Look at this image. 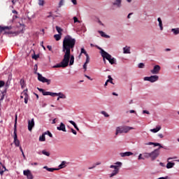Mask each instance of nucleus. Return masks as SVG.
<instances>
[{
  "mask_svg": "<svg viewBox=\"0 0 179 179\" xmlns=\"http://www.w3.org/2000/svg\"><path fill=\"white\" fill-rule=\"evenodd\" d=\"M2 168L3 169V170H2V169L0 170L1 176H3V173H5V171H6V167L4 165H2Z\"/></svg>",
  "mask_w": 179,
  "mask_h": 179,
  "instance_id": "obj_33",
  "label": "nucleus"
},
{
  "mask_svg": "<svg viewBox=\"0 0 179 179\" xmlns=\"http://www.w3.org/2000/svg\"><path fill=\"white\" fill-rule=\"evenodd\" d=\"M108 80L106 81L104 86H107L108 83H111V85H114V82H113V79L111 78V76H108Z\"/></svg>",
  "mask_w": 179,
  "mask_h": 179,
  "instance_id": "obj_13",
  "label": "nucleus"
},
{
  "mask_svg": "<svg viewBox=\"0 0 179 179\" xmlns=\"http://www.w3.org/2000/svg\"><path fill=\"white\" fill-rule=\"evenodd\" d=\"M20 83L22 89H24V87H26V83L24 82V79H21Z\"/></svg>",
  "mask_w": 179,
  "mask_h": 179,
  "instance_id": "obj_28",
  "label": "nucleus"
},
{
  "mask_svg": "<svg viewBox=\"0 0 179 179\" xmlns=\"http://www.w3.org/2000/svg\"><path fill=\"white\" fill-rule=\"evenodd\" d=\"M65 164H66V162L65 161L62 162L61 164L59 165V168L57 169H59V170H61V169H64V167H66Z\"/></svg>",
  "mask_w": 179,
  "mask_h": 179,
  "instance_id": "obj_25",
  "label": "nucleus"
},
{
  "mask_svg": "<svg viewBox=\"0 0 179 179\" xmlns=\"http://www.w3.org/2000/svg\"><path fill=\"white\" fill-rule=\"evenodd\" d=\"M37 75L38 80H39V82H43V83H45V78L43 77L41 74H40V73H38Z\"/></svg>",
  "mask_w": 179,
  "mask_h": 179,
  "instance_id": "obj_14",
  "label": "nucleus"
},
{
  "mask_svg": "<svg viewBox=\"0 0 179 179\" xmlns=\"http://www.w3.org/2000/svg\"><path fill=\"white\" fill-rule=\"evenodd\" d=\"M45 135H48V136H50V138H52V134H51V132H50V131H47L45 132Z\"/></svg>",
  "mask_w": 179,
  "mask_h": 179,
  "instance_id": "obj_44",
  "label": "nucleus"
},
{
  "mask_svg": "<svg viewBox=\"0 0 179 179\" xmlns=\"http://www.w3.org/2000/svg\"><path fill=\"white\" fill-rule=\"evenodd\" d=\"M3 86H5V82L0 80V87H2Z\"/></svg>",
  "mask_w": 179,
  "mask_h": 179,
  "instance_id": "obj_53",
  "label": "nucleus"
},
{
  "mask_svg": "<svg viewBox=\"0 0 179 179\" xmlns=\"http://www.w3.org/2000/svg\"><path fill=\"white\" fill-rule=\"evenodd\" d=\"M38 5L40 6H44V4L45 3V1L44 0H38Z\"/></svg>",
  "mask_w": 179,
  "mask_h": 179,
  "instance_id": "obj_38",
  "label": "nucleus"
},
{
  "mask_svg": "<svg viewBox=\"0 0 179 179\" xmlns=\"http://www.w3.org/2000/svg\"><path fill=\"white\" fill-rule=\"evenodd\" d=\"M12 27H0L1 31H3V30H10Z\"/></svg>",
  "mask_w": 179,
  "mask_h": 179,
  "instance_id": "obj_30",
  "label": "nucleus"
},
{
  "mask_svg": "<svg viewBox=\"0 0 179 179\" xmlns=\"http://www.w3.org/2000/svg\"><path fill=\"white\" fill-rule=\"evenodd\" d=\"M98 50H100V54L101 55V57H103V51H105L104 50H103L101 48L99 47Z\"/></svg>",
  "mask_w": 179,
  "mask_h": 179,
  "instance_id": "obj_51",
  "label": "nucleus"
},
{
  "mask_svg": "<svg viewBox=\"0 0 179 179\" xmlns=\"http://www.w3.org/2000/svg\"><path fill=\"white\" fill-rule=\"evenodd\" d=\"M69 122H70V124H71V125H73L77 131H79V127H78V125H76V123L75 122H73V120H69Z\"/></svg>",
  "mask_w": 179,
  "mask_h": 179,
  "instance_id": "obj_26",
  "label": "nucleus"
},
{
  "mask_svg": "<svg viewBox=\"0 0 179 179\" xmlns=\"http://www.w3.org/2000/svg\"><path fill=\"white\" fill-rule=\"evenodd\" d=\"M24 94H25L26 97H27V90H24L23 91Z\"/></svg>",
  "mask_w": 179,
  "mask_h": 179,
  "instance_id": "obj_64",
  "label": "nucleus"
},
{
  "mask_svg": "<svg viewBox=\"0 0 179 179\" xmlns=\"http://www.w3.org/2000/svg\"><path fill=\"white\" fill-rule=\"evenodd\" d=\"M98 33L101 36V37H104L105 38H110V36L106 34L103 31H99Z\"/></svg>",
  "mask_w": 179,
  "mask_h": 179,
  "instance_id": "obj_21",
  "label": "nucleus"
},
{
  "mask_svg": "<svg viewBox=\"0 0 179 179\" xmlns=\"http://www.w3.org/2000/svg\"><path fill=\"white\" fill-rule=\"evenodd\" d=\"M176 166V163L167 161L166 169H173Z\"/></svg>",
  "mask_w": 179,
  "mask_h": 179,
  "instance_id": "obj_18",
  "label": "nucleus"
},
{
  "mask_svg": "<svg viewBox=\"0 0 179 179\" xmlns=\"http://www.w3.org/2000/svg\"><path fill=\"white\" fill-rule=\"evenodd\" d=\"M64 0H61L59 3V6L58 8H61L62 6H64Z\"/></svg>",
  "mask_w": 179,
  "mask_h": 179,
  "instance_id": "obj_41",
  "label": "nucleus"
},
{
  "mask_svg": "<svg viewBox=\"0 0 179 179\" xmlns=\"http://www.w3.org/2000/svg\"><path fill=\"white\" fill-rule=\"evenodd\" d=\"M40 57V55H34L32 56L33 59H37Z\"/></svg>",
  "mask_w": 179,
  "mask_h": 179,
  "instance_id": "obj_45",
  "label": "nucleus"
},
{
  "mask_svg": "<svg viewBox=\"0 0 179 179\" xmlns=\"http://www.w3.org/2000/svg\"><path fill=\"white\" fill-rule=\"evenodd\" d=\"M83 69H85V72H86V70L87 69V64L85 63L83 64Z\"/></svg>",
  "mask_w": 179,
  "mask_h": 179,
  "instance_id": "obj_55",
  "label": "nucleus"
},
{
  "mask_svg": "<svg viewBox=\"0 0 179 179\" xmlns=\"http://www.w3.org/2000/svg\"><path fill=\"white\" fill-rule=\"evenodd\" d=\"M143 114H148V115H150V112H149V110H143Z\"/></svg>",
  "mask_w": 179,
  "mask_h": 179,
  "instance_id": "obj_50",
  "label": "nucleus"
},
{
  "mask_svg": "<svg viewBox=\"0 0 179 179\" xmlns=\"http://www.w3.org/2000/svg\"><path fill=\"white\" fill-rule=\"evenodd\" d=\"M177 159V157H169V158L167 159V162H170V160H174V159Z\"/></svg>",
  "mask_w": 179,
  "mask_h": 179,
  "instance_id": "obj_49",
  "label": "nucleus"
},
{
  "mask_svg": "<svg viewBox=\"0 0 179 179\" xmlns=\"http://www.w3.org/2000/svg\"><path fill=\"white\" fill-rule=\"evenodd\" d=\"M37 90L42 93L43 96H45V90L41 89L40 87H37Z\"/></svg>",
  "mask_w": 179,
  "mask_h": 179,
  "instance_id": "obj_35",
  "label": "nucleus"
},
{
  "mask_svg": "<svg viewBox=\"0 0 179 179\" xmlns=\"http://www.w3.org/2000/svg\"><path fill=\"white\" fill-rule=\"evenodd\" d=\"M47 17H51L52 20H54V19L57 17V15H53L52 13H49V15H47Z\"/></svg>",
  "mask_w": 179,
  "mask_h": 179,
  "instance_id": "obj_37",
  "label": "nucleus"
},
{
  "mask_svg": "<svg viewBox=\"0 0 179 179\" xmlns=\"http://www.w3.org/2000/svg\"><path fill=\"white\" fill-rule=\"evenodd\" d=\"M102 57L106 58V59H107L111 65H114V64L117 62V60L115 59V58L113 57L111 55L108 54V52L106 51H102Z\"/></svg>",
  "mask_w": 179,
  "mask_h": 179,
  "instance_id": "obj_5",
  "label": "nucleus"
},
{
  "mask_svg": "<svg viewBox=\"0 0 179 179\" xmlns=\"http://www.w3.org/2000/svg\"><path fill=\"white\" fill-rule=\"evenodd\" d=\"M143 80L150 82L151 83H155V82H157V80H159V76L154 75L150 77H145Z\"/></svg>",
  "mask_w": 179,
  "mask_h": 179,
  "instance_id": "obj_6",
  "label": "nucleus"
},
{
  "mask_svg": "<svg viewBox=\"0 0 179 179\" xmlns=\"http://www.w3.org/2000/svg\"><path fill=\"white\" fill-rule=\"evenodd\" d=\"M56 96H58L59 99H66V95L62 92L57 93Z\"/></svg>",
  "mask_w": 179,
  "mask_h": 179,
  "instance_id": "obj_23",
  "label": "nucleus"
},
{
  "mask_svg": "<svg viewBox=\"0 0 179 179\" xmlns=\"http://www.w3.org/2000/svg\"><path fill=\"white\" fill-rule=\"evenodd\" d=\"M143 156L145 159H149V157H150V152H144L143 153Z\"/></svg>",
  "mask_w": 179,
  "mask_h": 179,
  "instance_id": "obj_31",
  "label": "nucleus"
},
{
  "mask_svg": "<svg viewBox=\"0 0 179 179\" xmlns=\"http://www.w3.org/2000/svg\"><path fill=\"white\" fill-rule=\"evenodd\" d=\"M71 130L72 134H73V135H77L78 133L75 131V129H71Z\"/></svg>",
  "mask_w": 179,
  "mask_h": 179,
  "instance_id": "obj_59",
  "label": "nucleus"
},
{
  "mask_svg": "<svg viewBox=\"0 0 179 179\" xmlns=\"http://www.w3.org/2000/svg\"><path fill=\"white\" fill-rule=\"evenodd\" d=\"M57 131H63V132H66V129L65 124L62 122L60 123V126L57 127Z\"/></svg>",
  "mask_w": 179,
  "mask_h": 179,
  "instance_id": "obj_12",
  "label": "nucleus"
},
{
  "mask_svg": "<svg viewBox=\"0 0 179 179\" xmlns=\"http://www.w3.org/2000/svg\"><path fill=\"white\" fill-rule=\"evenodd\" d=\"M123 54H131V48L128 46L123 48Z\"/></svg>",
  "mask_w": 179,
  "mask_h": 179,
  "instance_id": "obj_17",
  "label": "nucleus"
},
{
  "mask_svg": "<svg viewBox=\"0 0 179 179\" xmlns=\"http://www.w3.org/2000/svg\"><path fill=\"white\" fill-rule=\"evenodd\" d=\"M34 73L36 74V75H37V73H37V64H35L34 65Z\"/></svg>",
  "mask_w": 179,
  "mask_h": 179,
  "instance_id": "obj_54",
  "label": "nucleus"
},
{
  "mask_svg": "<svg viewBox=\"0 0 179 179\" xmlns=\"http://www.w3.org/2000/svg\"><path fill=\"white\" fill-rule=\"evenodd\" d=\"M56 30L57 31V33H59V34H62V28L56 26Z\"/></svg>",
  "mask_w": 179,
  "mask_h": 179,
  "instance_id": "obj_34",
  "label": "nucleus"
},
{
  "mask_svg": "<svg viewBox=\"0 0 179 179\" xmlns=\"http://www.w3.org/2000/svg\"><path fill=\"white\" fill-rule=\"evenodd\" d=\"M34 127V119L28 121V130L31 131Z\"/></svg>",
  "mask_w": 179,
  "mask_h": 179,
  "instance_id": "obj_10",
  "label": "nucleus"
},
{
  "mask_svg": "<svg viewBox=\"0 0 179 179\" xmlns=\"http://www.w3.org/2000/svg\"><path fill=\"white\" fill-rule=\"evenodd\" d=\"M160 69H162V67L159 65H155L154 66L153 69L150 70V73L152 75H158L160 72Z\"/></svg>",
  "mask_w": 179,
  "mask_h": 179,
  "instance_id": "obj_8",
  "label": "nucleus"
},
{
  "mask_svg": "<svg viewBox=\"0 0 179 179\" xmlns=\"http://www.w3.org/2000/svg\"><path fill=\"white\" fill-rule=\"evenodd\" d=\"M69 122H70V124H71V125H73L77 131H79V127H78V125H76V123L75 122H73V120H69Z\"/></svg>",
  "mask_w": 179,
  "mask_h": 179,
  "instance_id": "obj_27",
  "label": "nucleus"
},
{
  "mask_svg": "<svg viewBox=\"0 0 179 179\" xmlns=\"http://www.w3.org/2000/svg\"><path fill=\"white\" fill-rule=\"evenodd\" d=\"M56 94V92H45V96H51L52 97H55Z\"/></svg>",
  "mask_w": 179,
  "mask_h": 179,
  "instance_id": "obj_24",
  "label": "nucleus"
},
{
  "mask_svg": "<svg viewBox=\"0 0 179 179\" xmlns=\"http://www.w3.org/2000/svg\"><path fill=\"white\" fill-rule=\"evenodd\" d=\"M131 129H134V127H131L129 126H119L115 129V135L118 136V135H121V134H128Z\"/></svg>",
  "mask_w": 179,
  "mask_h": 179,
  "instance_id": "obj_2",
  "label": "nucleus"
},
{
  "mask_svg": "<svg viewBox=\"0 0 179 179\" xmlns=\"http://www.w3.org/2000/svg\"><path fill=\"white\" fill-rule=\"evenodd\" d=\"M160 129H162V126L158 125L156 127V128L151 129L150 131V132H153V134H157V132H159V131H160Z\"/></svg>",
  "mask_w": 179,
  "mask_h": 179,
  "instance_id": "obj_15",
  "label": "nucleus"
},
{
  "mask_svg": "<svg viewBox=\"0 0 179 179\" xmlns=\"http://www.w3.org/2000/svg\"><path fill=\"white\" fill-rule=\"evenodd\" d=\"M101 114H102L103 115H104V117H110V115H108V113H107L106 111L103 110L101 112Z\"/></svg>",
  "mask_w": 179,
  "mask_h": 179,
  "instance_id": "obj_40",
  "label": "nucleus"
},
{
  "mask_svg": "<svg viewBox=\"0 0 179 179\" xmlns=\"http://www.w3.org/2000/svg\"><path fill=\"white\" fill-rule=\"evenodd\" d=\"M71 2L73 5H78V1H76V0H71Z\"/></svg>",
  "mask_w": 179,
  "mask_h": 179,
  "instance_id": "obj_60",
  "label": "nucleus"
},
{
  "mask_svg": "<svg viewBox=\"0 0 179 179\" xmlns=\"http://www.w3.org/2000/svg\"><path fill=\"white\" fill-rule=\"evenodd\" d=\"M45 83L47 85H51V80L45 78Z\"/></svg>",
  "mask_w": 179,
  "mask_h": 179,
  "instance_id": "obj_47",
  "label": "nucleus"
},
{
  "mask_svg": "<svg viewBox=\"0 0 179 179\" xmlns=\"http://www.w3.org/2000/svg\"><path fill=\"white\" fill-rule=\"evenodd\" d=\"M82 54H85V57H87V55H89L87 54V52H86V50L83 48H81L80 55H82Z\"/></svg>",
  "mask_w": 179,
  "mask_h": 179,
  "instance_id": "obj_36",
  "label": "nucleus"
},
{
  "mask_svg": "<svg viewBox=\"0 0 179 179\" xmlns=\"http://www.w3.org/2000/svg\"><path fill=\"white\" fill-rule=\"evenodd\" d=\"M19 0H12L13 5H15L16 2H18Z\"/></svg>",
  "mask_w": 179,
  "mask_h": 179,
  "instance_id": "obj_63",
  "label": "nucleus"
},
{
  "mask_svg": "<svg viewBox=\"0 0 179 179\" xmlns=\"http://www.w3.org/2000/svg\"><path fill=\"white\" fill-rule=\"evenodd\" d=\"M17 124V115H15V124H14V132H13V138H14V145H15V146L17 148H19V146H20V141H19V139H17V129L16 128V125Z\"/></svg>",
  "mask_w": 179,
  "mask_h": 179,
  "instance_id": "obj_4",
  "label": "nucleus"
},
{
  "mask_svg": "<svg viewBox=\"0 0 179 179\" xmlns=\"http://www.w3.org/2000/svg\"><path fill=\"white\" fill-rule=\"evenodd\" d=\"M28 179H33V175L31 172L27 176Z\"/></svg>",
  "mask_w": 179,
  "mask_h": 179,
  "instance_id": "obj_52",
  "label": "nucleus"
},
{
  "mask_svg": "<svg viewBox=\"0 0 179 179\" xmlns=\"http://www.w3.org/2000/svg\"><path fill=\"white\" fill-rule=\"evenodd\" d=\"M157 22H158V26L161 30V31H163V21L162 20L161 17L157 18Z\"/></svg>",
  "mask_w": 179,
  "mask_h": 179,
  "instance_id": "obj_16",
  "label": "nucleus"
},
{
  "mask_svg": "<svg viewBox=\"0 0 179 179\" xmlns=\"http://www.w3.org/2000/svg\"><path fill=\"white\" fill-rule=\"evenodd\" d=\"M57 121H58V118H54V119L52 120L51 124H57Z\"/></svg>",
  "mask_w": 179,
  "mask_h": 179,
  "instance_id": "obj_48",
  "label": "nucleus"
},
{
  "mask_svg": "<svg viewBox=\"0 0 179 179\" xmlns=\"http://www.w3.org/2000/svg\"><path fill=\"white\" fill-rule=\"evenodd\" d=\"M145 145L146 146H149V145H154V146H160V143H153V142L145 143Z\"/></svg>",
  "mask_w": 179,
  "mask_h": 179,
  "instance_id": "obj_22",
  "label": "nucleus"
},
{
  "mask_svg": "<svg viewBox=\"0 0 179 179\" xmlns=\"http://www.w3.org/2000/svg\"><path fill=\"white\" fill-rule=\"evenodd\" d=\"M159 155H160V150L159 149H156L154 151L150 152V157L151 160H156L157 157H159Z\"/></svg>",
  "mask_w": 179,
  "mask_h": 179,
  "instance_id": "obj_7",
  "label": "nucleus"
},
{
  "mask_svg": "<svg viewBox=\"0 0 179 179\" xmlns=\"http://www.w3.org/2000/svg\"><path fill=\"white\" fill-rule=\"evenodd\" d=\"M30 173H31V172H30V171H29V170H27V171H23L24 176H27Z\"/></svg>",
  "mask_w": 179,
  "mask_h": 179,
  "instance_id": "obj_43",
  "label": "nucleus"
},
{
  "mask_svg": "<svg viewBox=\"0 0 179 179\" xmlns=\"http://www.w3.org/2000/svg\"><path fill=\"white\" fill-rule=\"evenodd\" d=\"M138 160H145V157H143V154H139L138 157Z\"/></svg>",
  "mask_w": 179,
  "mask_h": 179,
  "instance_id": "obj_39",
  "label": "nucleus"
},
{
  "mask_svg": "<svg viewBox=\"0 0 179 179\" xmlns=\"http://www.w3.org/2000/svg\"><path fill=\"white\" fill-rule=\"evenodd\" d=\"M5 34H15V32H13V31H5Z\"/></svg>",
  "mask_w": 179,
  "mask_h": 179,
  "instance_id": "obj_57",
  "label": "nucleus"
},
{
  "mask_svg": "<svg viewBox=\"0 0 179 179\" xmlns=\"http://www.w3.org/2000/svg\"><path fill=\"white\" fill-rule=\"evenodd\" d=\"M54 38L56 41H59V40H61V34L54 35Z\"/></svg>",
  "mask_w": 179,
  "mask_h": 179,
  "instance_id": "obj_32",
  "label": "nucleus"
},
{
  "mask_svg": "<svg viewBox=\"0 0 179 179\" xmlns=\"http://www.w3.org/2000/svg\"><path fill=\"white\" fill-rule=\"evenodd\" d=\"M47 48L49 50V51H52V47L51 45H47Z\"/></svg>",
  "mask_w": 179,
  "mask_h": 179,
  "instance_id": "obj_61",
  "label": "nucleus"
},
{
  "mask_svg": "<svg viewBox=\"0 0 179 179\" xmlns=\"http://www.w3.org/2000/svg\"><path fill=\"white\" fill-rule=\"evenodd\" d=\"M40 142H44L45 141V132L43 133V134L39 137Z\"/></svg>",
  "mask_w": 179,
  "mask_h": 179,
  "instance_id": "obj_29",
  "label": "nucleus"
},
{
  "mask_svg": "<svg viewBox=\"0 0 179 179\" xmlns=\"http://www.w3.org/2000/svg\"><path fill=\"white\" fill-rule=\"evenodd\" d=\"M115 165H110V169H114L113 172L109 174L110 178H113V177H115L118 173H120V167H122V162H117L115 163Z\"/></svg>",
  "mask_w": 179,
  "mask_h": 179,
  "instance_id": "obj_3",
  "label": "nucleus"
},
{
  "mask_svg": "<svg viewBox=\"0 0 179 179\" xmlns=\"http://www.w3.org/2000/svg\"><path fill=\"white\" fill-rule=\"evenodd\" d=\"M171 33L174 34V36H178L179 34V28H173L171 30Z\"/></svg>",
  "mask_w": 179,
  "mask_h": 179,
  "instance_id": "obj_19",
  "label": "nucleus"
},
{
  "mask_svg": "<svg viewBox=\"0 0 179 179\" xmlns=\"http://www.w3.org/2000/svg\"><path fill=\"white\" fill-rule=\"evenodd\" d=\"M112 4L113 6H115V8H120L122 6V0H113Z\"/></svg>",
  "mask_w": 179,
  "mask_h": 179,
  "instance_id": "obj_9",
  "label": "nucleus"
},
{
  "mask_svg": "<svg viewBox=\"0 0 179 179\" xmlns=\"http://www.w3.org/2000/svg\"><path fill=\"white\" fill-rule=\"evenodd\" d=\"M159 138H160L161 139H163V138H164V136L163 135V134H158Z\"/></svg>",
  "mask_w": 179,
  "mask_h": 179,
  "instance_id": "obj_58",
  "label": "nucleus"
},
{
  "mask_svg": "<svg viewBox=\"0 0 179 179\" xmlns=\"http://www.w3.org/2000/svg\"><path fill=\"white\" fill-rule=\"evenodd\" d=\"M75 44H76V39L69 35L64 37L62 45V52L64 53L63 59L60 63L53 66V68H66L68 65L70 66L73 65L75 63V57L71 55V50L73 51Z\"/></svg>",
  "mask_w": 179,
  "mask_h": 179,
  "instance_id": "obj_1",
  "label": "nucleus"
},
{
  "mask_svg": "<svg viewBox=\"0 0 179 179\" xmlns=\"http://www.w3.org/2000/svg\"><path fill=\"white\" fill-rule=\"evenodd\" d=\"M138 68H140V69L145 68V64H143V63L138 64Z\"/></svg>",
  "mask_w": 179,
  "mask_h": 179,
  "instance_id": "obj_46",
  "label": "nucleus"
},
{
  "mask_svg": "<svg viewBox=\"0 0 179 179\" xmlns=\"http://www.w3.org/2000/svg\"><path fill=\"white\" fill-rule=\"evenodd\" d=\"M133 155H134V152H125L120 153V156H121V157H127L132 156Z\"/></svg>",
  "mask_w": 179,
  "mask_h": 179,
  "instance_id": "obj_11",
  "label": "nucleus"
},
{
  "mask_svg": "<svg viewBox=\"0 0 179 179\" xmlns=\"http://www.w3.org/2000/svg\"><path fill=\"white\" fill-rule=\"evenodd\" d=\"M89 62H90V57H89V55H87L86 61H85V64H89Z\"/></svg>",
  "mask_w": 179,
  "mask_h": 179,
  "instance_id": "obj_42",
  "label": "nucleus"
},
{
  "mask_svg": "<svg viewBox=\"0 0 179 179\" xmlns=\"http://www.w3.org/2000/svg\"><path fill=\"white\" fill-rule=\"evenodd\" d=\"M45 170H47V171H49L50 173H53V171H57L59 170V169L48 168V166H45Z\"/></svg>",
  "mask_w": 179,
  "mask_h": 179,
  "instance_id": "obj_20",
  "label": "nucleus"
},
{
  "mask_svg": "<svg viewBox=\"0 0 179 179\" xmlns=\"http://www.w3.org/2000/svg\"><path fill=\"white\" fill-rule=\"evenodd\" d=\"M74 23H78L79 21L78 20V17H73Z\"/></svg>",
  "mask_w": 179,
  "mask_h": 179,
  "instance_id": "obj_56",
  "label": "nucleus"
},
{
  "mask_svg": "<svg viewBox=\"0 0 179 179\" xmlns=\"http://www.w3.org/2000/svg\"><path fill=\"white\" fill-rule=\"evenodd\" d=\"M27 101H29V99L27 98V96H25V98H24L25 104H27Z\"/></svg>",
  "mask_w": 179,
  "mask_h": 179,
  "instance_id": "obj_62",
  "label": "nucleus"
}]
</instances>
